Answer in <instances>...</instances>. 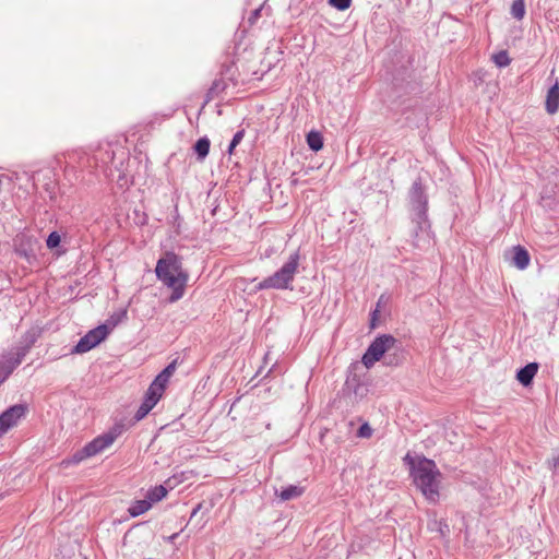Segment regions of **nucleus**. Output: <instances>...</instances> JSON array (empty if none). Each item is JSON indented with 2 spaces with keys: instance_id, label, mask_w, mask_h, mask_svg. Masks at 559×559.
<instances>
[{
  "instance_id": "nucleus-1",
  "label": "nucleus",
  "mask_w": 559,
  "mask_h": 559,
  "mask_svg": "<svg viewBox=\"0 0 559 559\" xmlns=\"http://www.w3.org/2000/svg\"><path fill=\"white\" fill-rule=\"evenodd\" d=\"M404 461L411 466V474L416 487L421 491L425 498L436 503L439 500L441 473L435 461L421 457L417 462L407 454Z\"/></svg>"
},
{
  "instance_id": "nucleus-2",
  "label": "nucleus",
  "mask_w": 559,
  "mask_h": 559,
  "mask_svg": "<svg viewBox=\"0 0 559 559\" xmlns=\"http://www.w3.org/2000/svg\"><path fill=\"white\" fill-rule=\"evenodd\" d=\"M156 277L173 289L169 302L182 298L188 282V274L182 269L181 258L174 252H166L158 259L155 267Z\"/></svg>"
},
{
  "instance_id": "nucleus-3",
  "label": "nucleus",
  "mask_w": 559,
  "mask_h": 559,
  "mask_svg": "<svg viewBox=\"0 0 559 559\" xmlns=\"http://www.w3.org/2000/svg\"><path fill=\"white\" fill-rule=\"evenodd\" d=\"M300 261L299 250L289 254L287 261L271 276L265 277L257 285V289H293L292 283L298 272Z\"/></svg>"
},
{
  "instance_id": "nucleus-4",
  "label": "nucleus",
  "mask_w": 559,
  "mask_h": 559,
  "mask_svg": "<svg viewBox=\"0 0 559 559\" xmlns=\"http://www.w3.org/2000/svg\"><path fill=\"white\" fill-rule=\"evenodd\" d=\"M397 344L399 341L391 334L377 336L362 355L361 362L366 368H371L384 354L394 349Z\"/></svg>"
},
{
  "instance_id": "nucleus-5",
  "label": "nucleus",
  "mask_w": 559,
  "mask_h": 559,
  "mask_svg": "<svg viewBox=\"0 0 559 559\" xmlns=\"http://www.w3.org/2000/svg\"><path fill=\"white\" fill-rule=\"evenodd\" d=\"M118 433L116 431H109L102 436L94 438L91 442L86 443L81 450L76 451L67 464H79L87 457H92L103 452L105 449L110 447L116 440Z\"/></svg>"
},
{
  "instance_id": "nucleus-6",
  "label": "nucleus",
  "mask_w": 559,
  "mask_h": 559,
  "mask_svg": "<svg viewBox=\"0 0 559 559\" xmlns=\"http://www.w3.org/2000/svg\"><path fill=\"white\" fill-rule=\"evenodd\" d=\"M408 202L412 217H418V219L428 217V197L419 178L413 182L408 191Z\"/></svg>"
},
{
  "instance_id": "nucleus-7",
  "label": "nucleus",
  "mask_w": 559,
  "mask_h": 559,
  "mask_svg": "<svg viewBox=\"0 0 559 559\" xmlns=\"http://www.w3.org/2000/svg\"><path fill=\"white\" fill-rule=\"evenodd\" d=\"M414 225L412 230V243L415 248L426 250L432 246V235L430 230V223L427 218L418 219V217H412Z\"/></svg>"
},
{
  "instance_id": "nucleus-8",
  "label": "nucleus",
  "mask_w": 559,
  "mask_h": 559,
  "mask_svg": "<svg viewBox=\"0 0 559 559\" xmlns=\"http://www.w3.org/2000/svg\"><path fill=\"white\" fill-rule=\"evenodd\" d=\"M109 334V328L107 324H100L95 329L88 331L84 336L80 338L78 344L73 347L72 354H83L90 352L103 342Z\"/></svg>"
},
{
  "instance_id": "nucleus-9",
  "label": "nucleus",
  "mask_w": 559,
  "mask_h": 559,
  "mask_svg": "<svg viewBox=\"0 0 559 559\" xmlns=\"http://www.w3.org/2000/svg\"><path fill=\"white\" fill-rule=\"evenodd\" d=\"M27 413L25 404H15L0 414V437L14 427Z\"/></svg>"
},
{
  "instance_id": "nucleus-10",
  "label": "nucleus",
  "mask_w": 559,
  "mask_h": 559,
  "mask_svg": "<svg viewBox=\"0 0 559 559\" xmlns=\"http://www.w3.org/2000/svg\"><path fill=\"white\" fill-rule=\"evenodd\" d=\"M40 335L41 329L37 326H33L29 330H27L22 336L21 344L15 348V352H13V354L16 355L17 358L23 360L25 356L28 354L32 346L38 341Z\"/></svg>"
},
{
  "instance_id": "nucleus-11",
  "label": "nucleus",
  "mask_w": 559,
  "mask_h": 559,
  "mask_svg": "<svg viewBox=\"0 0 559 559\" xmlns=\"http://www.w3.org/2000/svg\"><path fill=\"white\" fill-rule=\"evenodd\" d=\"M162 395V393L150 386L145 393L143 402L135 412L134 419L138 421L143 419L157 404Z\"/></svg>"
},
{
  "instance_id": "nucleus-12",
  "label": "nucleus",
  "mask_w": 559,
  "mask_h": 559,
  "mask_svg": "<svg viewBox=\"0 0 559 559\" xmlns=\"http://www.w3.org/2000/svg\"><path fill=\"white\" fill-rule=\"evenodd\" d=\"M22 362L13 352L0 356V385L9 378L13 370Z\"/></svg>"
},
{
  "instance_id": "nucleus-13",
  "label": "nucleus",
  "mask_w": 559,
  "mask_h": 559,
  "mask_svg": "<svg viewBox=\"0 0 559 559\" xmlns=\"http://www.w3.org/2000/svg\"><path fill=\"white\" fill-rule=\"evenodd\" d=\"M177 359H174L169 365H167L154 379V381L151 383V388L158 391L163 394L164 390L166 389V385L170 379V377L175 373L177 368Z\"/></svg>"
},
{
  "instance_id": "nucleus-14",
  "label": "nucleus",
  "mask_w": 559,
  "mask_h": 559,
  "mask_svg": "<svg viewBox=\"0 0 559 559\" xmlns=\"http://www.w3.org/2000/svg\"><path fill=\"white\" fill-rule=\"evenodd\" d=\"M545 110L548 115H555L559 110V81L556 80L555 83L549 87L546 100H545Z\"/></svg>"
},
{
  "instance_id": "nucleus-15",
  "label": "nucleus",
  "mask_w": 559,
  "mask_h": 559,
  "mask_svg": "<svg viewBox=\"0 0 559 559\" xmlns=\"http://www.w3.org/2000/svg\"><path fill=\"white\" fill-rule=\"evenodd\" d=\"M537 362H530L520 368L516 372V380L524 386H528L538 371Z\"/></svg>"
},
{
  "instance_id": "nucleus-16",
  "label": "nucleus",
  "mask_w": 559,
  "mask_h": 559,
  "mask_svg": "<svg viewBox=\"0 0 559 559\" xmlns=\"http://www.w3.org/2000/svg\"><path fill=\"white\" fill-rule=\"evenodd\" d=\"M512 252V265H514L519 270H525L531 261L528 251L524 247L519 245L513 247Z\"/></svg>"
},
{
  "instance_id": "nucleus-17",
  "label": "nucleus",
  "mask_w": 559,
  "mask_h": 559,
  "mask_svg": "<svg viewBox=\"0 0 559 559\" xmlns=\"http://www.w3.org/2000/svg\"><path fill=\"white\" fill-rule=\"evenodd\" d=\"M276 493L281 500L288 501L300 497L304 493V488L296 485H289L287 487H282Z\"/></svg>"
},
{
  "instance_id": "nucleus-18",
  "label": "nucleus",
  "mask_w": 559,
  "mask_h": 559,
  "mask_svg": "<svg viewBox=\"0 0 559 559\" xmlns=\"http://www.w3.org/2000/svg\"><path fill=\"white\" fill-rule=\"evenodd\" d=\"M211 141L207 136L200 138L193 145V151L199 160H203L210 152Z\"/></svg>"
},
{
  "instance_id": "nucleus-19",
  "label": "nucleus",
  "mask_w": 559,
  "mask_h": 559,
  "mask_svg": "<svg viewBox=\"0 0 559 559\" xmlns=\"http://www.w3.org/2000/svg\"><path fill=\"white\" fill-rule=\"evenodd\" d=\"M400 343L396 345V347L394 349H392L391 352L384 354V356L382 357L384 359V365L386 366H399L402 364L403 361V356H402V353L400 350Z\"/></svg>"
},
{
  "instance_id": "nucleus-20",
  "label": "nucleus",
  "mask_w": 559,
  "mask_h": 559,
  "mask_svg": "<svg viewBox=\"0 0 559 559\" xmlns=\"http://www.w3.org/2000/svg\"><path fill=\"white\" fill-rule=\"evenodd\" d=\"M307 144L313 152H318L323 147V136L318 131H310L307 134Z\"/></svg>"
},
{
  "instance_id": "nucleus-21",
  "label": "nucleus",
  "mask_w": 559,
  "mask_h": 559,
  "mask_svg": "<svg viewBox=\"0 0 559 559\" xmlns=\"http://www.w3.org/2000/svg\"><path fill=\"white\" fill-rule=\"evenodd\" d=\"M152 507L151 501L147 499L144 500H136L132 503V506L129 508V513L131 516L135 518L143 513H145L147 510H150Z\"/></svg>"
},
{
  "instance_id": "nucleus-22",
  "label": "nucleus",
  "mask_w": 559,
  "mask_h": 559,
  "mask_svg": "<svg viewBox=\"0 0 559 559\" xmlns=\"http://www.w3.org/2000/svg\"><path fill=\"white\" fill-rule=\"evenodd\" d=\"M167 489L163 486V485H158V486H155L153 488H151L145 498L151 501V504L154 503V502H158L160 501L162 499H164L167 495Z\"/></svg>"
},
{
  "instance_id": "nucleus-23",
  "label": "nucleus",
  "mask_w": 559,
  "mask_h": 559,
  "mask_svg": "<svg viewBox=\"0 0 559 559\" xmlns=\"http://www.w3.org/2000/svg\"><path fill=\"white\" fill-rule=\"evenodd\" d=\"M227 84L224 80H215L206 93V103L218 96L226 88Z\"/></svg>"
},
{
  "instance_id": "nucleus-24",
  "label": "nucleus",
  "mask_w": 559,
  "mask_h": 559,
  "mask_svg": "<svg viewBox=\"0 0 559 559\" xmlns=\"http://www.w3.org/2000/svg\"><path fill=\"white\" fill-rule=\"evenodd\" d=\"M525 12L524 0H514L510 10L511 15L518 21H521L525 16Z\"/></svg>"
},
{
  "instance_id": "nucleus-25",
  "label": "nucleus",
  "mask_w": 559,
  "mask_h": 559,
  "mask_svg": "<svg viewBox=\"0 0 559 559\" xmlns=\"http://www.w3.org/2000/svg\"><path fill=\"white\" fill-rule=\"evenodd\" d=\"M495 64L499 68H506L511 63V59L506 50H501L492 56Z\"/></svg>"
},
{
  "instance_id": "nucleus-26",
  "label": "nucleus",
  "mask_w": 559,
  "mask_h": 559,
  "mask_svg": "<svg viewBox=\"0 0 559 559\" xmlns=\"http://www.w3.org/2000/svg\"><path fill=\"white\" fill-rule=\"evenodd\" d=\"M61 242V236L58 231H51L47 239H46V246L48 249L53 250L60 246Z\"/></svg>"
},
{
  "instance_id": "nucleus-27",
  "label": "nucleus",
  "mask_w": 559,
  "mask_h": 559,
  "mask_svg": "<svg viewBox=\"0 0 559 559\" xmlns=\"http://www.w3.org/2000/svg\"><path fill=\"white\" fill-rule=\"evenodd\" d=\"M124 318H127V310H121L119 312L112 313L105 324H107L110 330L120 323Z\"/></svg>"
},
{
  "instance_id": "nucleus-28",
  "label": "nucleus",
  "mask_w": 559,
  "mask_h": 559,
  "mask_svg": "<svg viewBox=\"0 0 559 559\" xmlns=\"http://www.w3.org/2000/svg\"><path fill=\"white\" fill-rule=\"evenodd\" d=\"M329 4L340 11H345L350 7L352 0H329Z\"/></svg>"
},
{
  "instance_id": "nucleus-29",
  "label": "nucleus",
  "mask_w": 559,
  "mask_h": 559,
  "mask_svg": "<svg viewBox=\"0 0 559 559\" xmlns=\"http://www.w3.org/2000/svg\"><path fill=\"white\" fill-rule=\"evenodd\" d=\"M358 437L369 438L372 435V429L368 424H362L357 432Z\"/></svg>"
},
{
  "instance_id": "nucleus-30",
  "label": "nucleus",
  "mask_w": 559,
  "mask_h": 559,
  "mask_svg": "<svg viewBox=\"0 0 559 559\" xmlns=\"http://www.w3.org/2000/svg\"><path fill=\"white\" fill-rule=\"evenodd\" d=\"M548 467L556 472L559 467V455H554L552 457L547 460Z\"/></svg>"
},
{
  "instance_id": "nucleus-31",
  "label": "nucleus",
  "mask_w": 559,
  "mask_h": 559,
  "mask_svg": "<svg viewBox=\"0 0 559 559\" xmlns=\"http://www.w3.org/2000/svg\"><path fill=\"white\" fill-rule=\"evenodd\" d=\"M243 136H245V130L243 129L238 130L234 134L231 142L234 143V145H238L242 141Z\"/></svg>"
},
{
  "instance_id": "nucleus-32",
  "label": "nucleus",
  "mask_w": 559,
  "mask_h": 559,
  "mask_svg": "<svg viewBox=\"0 0 559 559\" xmlns=\"http://www.w3.org/2000/svg\"><path fill=\"white\" fill-rule=\"evenodd\" d=\"M260 12H261V9H255L254 11L251 12V14L249 16L250 24H253L254 21L260 16Z\"/></svg>"
},
{
  "instance_id": "nucleus-33",
  "label": "nucleus",
  "mask_w": 559,
  "mask_h": 559,
  "mask_svg": "<svg viewBox=\"0 0 559 559\" xmlns=\"http://www.w3.org/2000/svg\"><path fill=\"white\" fill-rule=\"evenodd\" d=\"M201 508H202L201 503L197 504V507L193 508V510L191 512V519L197 515V513L201 510Z\"/></svg>"
},
{
  "instance_id": "nucleus-34",
  "label": "nucleus",
  "mask_w": 559,
  "mask_h": 559,
  "mask_svg": "<svg viewBox=\"0 0 559 559\" xmlns=\"http://www.w3.org/2000/svg\"><path fill=\"white\" fill-rule=\"evenodd\" d=\"M380 309L376 307V309L371 312V318H376V320L379 319Z\"/></svg>"
},
{
  "instance_id": "nucleus-35",
  "label": "nucleus",
  "mask_w": 559,
  "mask_h": 559,
  "mask_svg": "<svg viewBox=\"0 0 559 559\" xmlns=\"http://www.w3.org/2000/svg\"><path fill=\"white\" fill-rule=\"evenodd\" d=\"M378 325V320L376 318H370V329H376Z\"/></svg>"
},
{
  "instance_id": "nucleus-36",
  "label": "nucleus",
  "mask_w": 559,
  "mask_h": 559,
  "mask_svg": "<svg viewBox=\"0 0 559 559\" xmlns=\"http://www.w3.org/2000/svg\"><path fill=\"white\" fill-rule=\"evenodd\" d=\"M384 295H381L378 299V302H377V307L378 309H380V306L383 305V301H384Z\"/></svg>"
},
{
  "instance_id": "nucleus-37",
  "label": "nucleus",
  "mask_w": 559,
  "mask_h": 559,
  "mask_svg": "<svg viewBox=\"0 0 559 559\" xmlns=\"http://www.w3.org/2000/svg\"><path fill=\"white\" fill-rule=\"evenodd\" d=\"M236 146H237V145H234V143H233V142H230V144H229V146H228V150H227L228 154H233V152H234V150H235V147H236Z\"/></svg>"
},
{
  "instance_id": "nucleus-38",
  "label": "nucleus",
  "mask_w": 559,
  "mask_h": 559,
  "mask_svg": "<svg viewBox=\"0 0 559 559\" xmlns=\"http://www.w3.org/2000/svg\"><path fill=\"white\" fill-rule=\"evenodd\" d=\"M444 528H447V530H448V528H449V527H448V525H447V524H442V523H440V528H439V531H440V533H441V534H443V533H444Z\"/></svg>"
},
{
  "instance_id": "nucleus-39",
  "label": "nucleus",
  "mask_w": 559,
  "mask_h": 559,
  "mask_svg": "<svg viewBox=\"0 0 559 559\" xmlns=\"http://www.w3.org/2000/svg\"><path fill=\"white\" fill-rule=\"evenodd\" d=\"M178 536V534H174L170 538L175 539Z\"/></svg>"
}]
</instances>
